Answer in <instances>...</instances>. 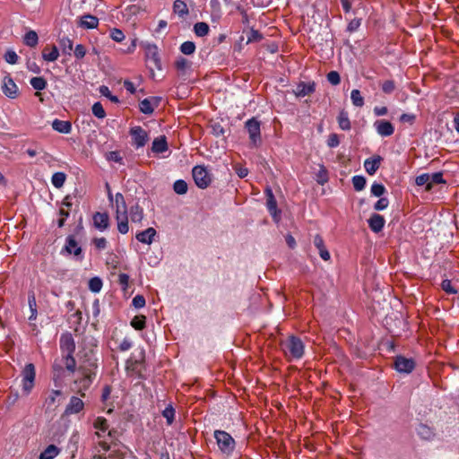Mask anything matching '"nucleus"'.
Returning a JSON list of instances; mask_svg holds the SVG:
<instances>
[{
	"label": "nucleus",
	"mask_w": 459,
	"mask_h": 459,
	"mask_svg": "<svg viewBox=\"0 0 459 459\" xmlns=\"http://www.w3.org/2000/svg\"><path fill=\"white\" fill-rule=\"evenodd\" d=\"M385 191L386 189L383 184L375 182L371 186V194L374 196L381 197L385 193Z\"/></svg>",
	"instance_id": "nucleus-55"
},
{
	"label": "nucleus",
	"mask_w": 459,
	"mask_h": 459,
	"mask_svg": "<svg viewBox=\"0 0 459 459\" xmlns=\"http://www.w3.org/2000/svg\"><path fill=\"white\" fill-rule=\"evenodd\" d=\"M22 392L28 395L34 387V382L36 377V370L33 363H28L25 365L22 371Z\"/></svg>",
	"instance_id": "nucleus-7"
},
{
	"label": "nucleus",
	"mask_w": 459,
	"mask_h": 459,
	"mask_svg": "<svg viewBox=\"0 0 459 459\" xmlns=\"http://www.w3.org/2000/svg\"><path fill=\"white\" fill-rule=\"evenodd\" d=\"M368 222L370 230L375 233H378L383 230L385 221L382 215L378 213H372Z\"/></svg>",
	"instance_id": "nucleus-19"
},
{
	"label": "nucleus",
	"mask_w": 459,
	"mask_h": 459,
	"mask_svg": "<svg viewBox=\"0 0 459 459\" xmlns=\"http://www.w3.org/2000/svg\"><path fill=\"white\" fill-rule=\"evenodd\" d=\"M59 56V51L56 46L53 45L51 48V51L49 53H46V49L42 52V58L48 62L56 61Z\"/></svg>",
	"instance_id": "nucleus-45"
},
{
	"label": "nucleus",
	"mask_w": 459,
	"mask_h": 459,
	"mask_svg": "<svg viewBox=\"0 0 459 459\" xmlns=\"http://www.w3.org/2000/svg\"><path fill=\"white\" fill-rule=\"evenodd\" d=\"M60 453L56 445L48 446L39 455V459H54Z\"/></svg>",
	"instance_id": "nucleus-31"
},
{
	"label": "nucleus",
	"mask_w": 459,
	"mask_h": 459,
	"mask_svg": "<svg viewBox=\"0 0 459 459\" xmlns=\"http://www.w3.org/2000/svg\"><path fill=\"white\" fill-rule=\"evenodd\" d=\"M117 221V230L121 234H126L129 230L128 216L126 214L116 215Z\"/></svg>",
	"instance_id": "nucleus-33"
},
{
	"label": "nucleus",
	"mask_w": 459,
	"mask_h": 459,
	"mask_svg": "<svg viewBox=\"0 0 459 459\" xmlns=\"http://www.w3.org/2000/svg\"><path fill=\"white\" fill-rule=\"evenodd\" d=\"M143 365V359H134V360L128 359L126 361V368L127 372L134 373L138 378L144 379L145 377L143 375L142 369H141Z\"/></svg>",
	"instance_id": "nucleus-22"
},
{
	"label": "nucleus",
	"mask_w": 459,
	"mask_h": 459,
	"mask_svg": "<svg viewBox=\"0 0 459 459\" xmlns=\"http://www.w3.org/2000/svg\"><path fill=\"white\" fill-rule=\"evenodd\" d=\"M65 179L66 175L64 172H56L52 176L51 183L55 187L60 188L64 186Z\"/></svg>",
	"instance_id": "nucleus-41"
},
{
	"label": "nucleus",
	"mask_w": 459,
	"mask_h": 459,
	"mask_svg": "<svg viewBox=\"0 0 459 459\" xmlns=\"http://www.w3.org/2000/svg\"><path fill=\"white\" fill-rule=\"evenodd\" d=\"M28 303L30 310V316H29V320H35L37 318V302L35 294L33 291L30 292L28 295Z\"/></svg>",
	"instance_id": "nucleus-36"
},
{
	"label": "nucleus",
	"mask_w": 459,
	"mask_h": 459,
	"mask_svg": "<svg viewBox=\"0 0 459 459\" xmlns=\"http://www.w3.org/2000/svg\"><path fill=\"white\" fill-rule=\"evenodd\" d=\"M52 127L58 133L69 134L72 131V124L69 121L55 119Z\"/></svg>",
	"instance_id": "nucleus-27"
},
{
	"label": "nucleus",
	"mask_w": 459,
	"mask_h": 459,
	"mask_svg": "<svg viewBox=\"0 0 459 459\" xmlns=\"http://www.w3.org/2000/svg\"><path fill=\"white\" fill-rule=\"evenodd\" d=\"M60 254L62 255H74L75 260L80 262L83 259L82 248L74 235H68L65 238V244L61 249Z\"/></svg>",
	"instance_id": "nucleus-2"
},
{
	"label": "nucleus",
	"mask_w": 459,
	"mask_h": 459,
	"mask_svg": "<svg viewBox=\"0 0 459 459\" xmlns=\"http://www.w3.org/2000/svg\"><path fill=\"white\" fill-rule=\"evenodd\" d=\"M316 91V83L314 82H300L294 91L297 97H305L312 94Z\"/></svg>",
	"instance_id": "nucleus-20"
},
{
	"label": "nucleus",
	"mask_w": 459,
	"mask_h": 459,
	"mask_svg": "<svg viewBox=\"0 0 459 459\" xmlns=\"http://www.w3.org/2000/svg\"><path fill=\"white\" fill-rule=\"evenodd\" d=\"M418 435L426 440H429L434 437V432L432 429L425 424H420L417 429Z\"/></svg>",
	"instance_id": "nucleus-37"
},
{
	"label": "nucleus",
	"mask_w": 459,
	"mask_h": 459,
	"mask_svg": "<svg viewBox=\"0 0 459 459\" xmlns=\"http://www.w3.org/2000/svg\"><path fill=\"white\" fill-rule=\"evenodd\" d=\"M130 219L134 223L142 222L143 219V209L138 204H134L130 208Z\"/></svg>",
	"instance_id": "nucleus-29"
},
{
	"label": "nucleus",
	"mask_w": 459,
	"mask_h": 459,
	"mask_svg": "<svg viewBox=\"0 0 459 459\" xmlns=\"http://www.w3.org/2000/svg\"><path fill=\"white\" fill-rule=\"evenodd\" d=\"M61 390H52L48 397L46 399V404L49 408L53 405H55L56 402V397L62 395Z\"/></svg>",
	"instance_id": "nucleus-57"
},
{
	"label": "nucleus",
	"mask_w": 459,
	"mask_h": 459,
	"mask_svg": "<svg viewBox=\"0 0 459 459\" xmlns=\"http://www.w3.org/2000/svg\"><path fill=\"white\" fill-rule=\"evenodd\" d=\"M95 340L91 338L85 339L82 349L78 352L80 365L77 371H97L98 364L95 357Z\"/></svg>",
	"instance_id": "nucleus-1"
},
{
	"label": "nucleus",
	"mask_w": 459,
	"mask_h": 459,
	"mask_svg": "<svg viewBox=\"0 0 459 459\" xmlns=\"http://www.w3.org/2000/svg\"><path fill=\"white\" fill-rule=\"evenodd\" d=\"M381 88L385 94H391L395 90V83L393 80H387L382 83Z\"/></svg>",
	"instance_id": "nucleus-61"
},
{
	"label": "nucleus",
	"mask_w": 459,
	"mask_h": 459,
	"mask_svg": "<svg viewBox=\"0 0 459 459\" xmlns=\"http://www.w3.org/2000/svg\"><path fill=\"white\" fill-rule=\"evenodd\" d=\"M78 374L79 377L74 380V384L78 385V394L84 397L85 392L90 388L97 376V371H78Z\"/></svg>",
	"instance_id": "nucleus-6"
},
{
	"label": "nucleus",
	"mask_w": 459,
	"mask_h": 459,
	"mask_svg": "<svg viewBox=\"0 0 459 459\" xmlns=\"http://www.w3.org/2000/svg\"><path fill=\"white\" fill-rule=\"evenodd\" d=\"M99 91L102 96H105L106 98H108L111 102H113V103L119 102V99L117 96L111 94L108 86L101 85L99 88Z\"/></svg>",
	"instance_id": "nucleus-53"
},
{
	"label": "nucleus",
	"mask_w": 459,
	"mask_h": 459,
	"mask_svg": "<svg viewBox=\"0 0 459 459\" xmlns=\"http://www.w3.org/2000/svg\"><path fill=\"white\" fill-rule=\"evenodd\" d=\"M102 288V281L99 277H93L89 281V289L94 292L98 293L100 291Z\"/></svg>",
	"instance_id": "nucleus-52"
},
{
	"label": "nucleus",
	"mask_w": 459,
	"mask_h": 459,
	"mask_svg": "<svg viewBox=\"0 0 459 459\" xmlns=\"http://www.w3.org/2000/svg\"><path fill=\"white\" fill-rule=\"evenodd\" d=\"M59 45L64 54L65 55H71V52L73 50V41L66 37H64L59 39Z\"/></svg>",
	"instance_id": "nucleus-44"
},
{
	"label": "nucleus",
	"mask_w": 459,
	"mask_h": 459,
	"mask_svg": "<svg viewBox=\"0 0 459 459\" xmlns=\"http://www.w3.org/2000/svg\"><path fill=\"white\" fill-rule=\"evenodd\" d=\"M84 408V403L77 396H72L67 403L65 414L71 415L81 412Z\"/></svg>",
	"instance_id": "nucleus-16"
},
{
	"label": "nucleus",
	"mask_w": 459,
	"mask_h": 459,
	"mask_svg": "<svg viewBox=\"0 0 459 459\" xmlns=\"http://www.w3.org/2000/svg\"><path fill=\"white\" fill-rule=\"evenodd\" d=\"M110 38L117 42H121L125 39V34L121 30L114 28L110 31Z\"/></svg>",
	"instance_id": "nucleus-63"
},
{
	"label": "nucleus",
	"mask_w": 459,
	"mask_h": 459,
	"mask_svg": "<svg viewBox=\"0 0 459 459\" xmlns=\"http://www.w3.org/2000/svg\"><path fill=\"white\" fill-rule=\"evenodd\" d=\"M313 243H314L315 247L318 249L320 257L325 261H328L330 259L331 255H330L329 251L326 249V247L325 246L323 238L319 234H316L314 237Z\"/></svg>",
	"instance_id": "nucleus-24"
},
{
	"label": "nucleus",
	"mask_w": 459,
	"mask_h": 459,
	"mask_svg": "<svg viewBox=\"0 0 459 459\" xmlns=\"http://www.w3.org/2000/svg\"><path fill=\"white\" fill-rule=\"evenodd\" d=\"M441 288L444 291H446L448 294H455L457 293V290L452 286L450 280H443L441 282Z\"/></svg>",
	"instance_id": "nucleus-62"
},
{
	"label": "nucleus",
	"mask_w": 459,
	"mask_h": 459,
	"mask_svg": "<svg viewBox=\"0 0 459 459\" xmlns=\"http://www.w3.org/2000/svg\"><path fill=\"white\" fill-rule=\"evenodd\" d=\"M189 65V62L184 57H178L175 62V66L179 71H185Z\"/></svg>",
	"instance_id": "nucleus-64"
},
{
	"label": "nucleus",
	"mask_w": 459,
	"mask_h": 459,
	"mask_svg": "<svg viewBox=\"0 0 459 459\" xmlns=\"http://www.w3.org/2000/svg\"><path fill=\"white\" fill-rule=\"evenodd\" d=\"M415 184L418 186H425V190L427 192L430 191V186H429V173H423L415 178Z\"/></svg>",
	"instance_id": "nucleus-40"
},
{
	"label": "nucleus",
	"mask_w": 459,
	"mask_h": 459,
	"mask_svg": "<svg viewBox=\"0 0 459 459\" xmlns=\"http://www.w3.org/2000/svg\"><path fill=\"white\" fill-rule=\"evenodd\" d=\"M65 368L63 365L55 361L52 365V380L56 387H61L63 385Z\"/></svg>",
	"instance_id": "nucleus-17"
},
{
	"label": "nucleus",
	"mask_w": 459,
	"mask_h": 459,
	"mask_svg": "<svg viewBox=\"0 0 459 459\" xmlns=\"http://www.w3.org/2000/svg\"><path fill=\"white\" fill-rule=\"evenodd\" d=\"M99 24V19L91 14H85L81 18L79 25L84 29H94Z\"/></svg>",
	"instance_id": "nucleus-26"
},
{
	"label": "nucleus",
	"mask_w": 459,
	"mask_h": 459,
	"mask_svg": "<svg viewBox=\"0 0 459 459\" xmlns=\"http://www.w3.org/2000/svg\"><path fill=\"white\" fill-rule=\"evenodd\" d=\"M92 219L94 227L100 231L107 230L109 226V217L107 212H97Z\"/></svg>",
	"instance_id": "nucleus-18"
},
{
	"label": "nucleus",
	"mask_w": 459,
	"mask_h": 459,
	"mask_svg": "<svg viewBox=\"0 0 459 459\" xmlns=\"http://www.w3.org/2000/svg\"><path fill=\"white\" fill-rule=\"evenodd\" d=\"M92 114L98 118H104L106 117V112L104 108L100 102H95L91 108Z\"/></svg>",
	"instance_id": "nucleus-54"
},
{
	"label": "nucleus",
	"mask_w": 459,
	"mask_h": 459,
	"mask_svg": "<svg viewBox=\"0 0 459 459\" xmlns=\"http://www.w3.org/2000/svg\"><path fill=\"white\" fill-rule=\"evenodd\" d=\"M173 12L179 17H185L188 14L186 4L182 0H176L173 4Z\"/></svg>",
	"instance_id": "nucleus-34"
},
{
	"label": "nucleus",
	"mask_w": 459,
	"mask_h": 459,
	"mask_svg": "<svg viewBox=\"0 0 459 459\" xmlns=\"http://www.w3.org/2000/svg\"><path fill=\"white\" fill-rule=\"evenodd\" d=\"M265 197H266V207L268 212L273 218L275 221L280 220L281 211L277 208V201L274 197L273 190L271 187L267 186L264 190Z\"/></svg>",
	"instance_id": "nucleus-11"
},
{
	"label": "nucleus",
	"mask_w": 459,
	"mask_h": 459,
	"mask_svg": "<svg viewBox=\"0 0 459 459\" xmlns=\"http://www.w3.org/2000/svg\"><path fill=\"white\" fill-rule=\"evenodd\" d=\"M353 187L356 191H361L366 186V178L363 176L356 175L351 179Z\"/></svg>",
	"instance_id": "nucleus-48"
},
{
	"label": "nucleus",
	"mask_w": 459,
	"mask_h": 459,
	"mask_svg": "<svg viewBox=\"0 0 459 459\" xmlns=\"http://www.w3.org/2000/svg\"><path fill=\"white\" fill-rule=\"evenodd\" d=\"M351 102L355 107L361 108L364 106V98L359 90L354 89L351 92Z\"/></svg>",
	"instance_id": "nucleus-43"
},
{
	"label": "nucleus",
	"mask_w": 459,
	"mask_h": 459,
	"mask_svg": "<svg viewBox=\"0 0 459 459\" xmlns=\"http://www.w3.org/2000/svg\"><path fill=\"white\" fill-rule=\"evenodd\" d=\"M285 353H289L294 359H300L304 354V344L302 341L296 336H290L287 342L282 344Z\"/></svg>",
	"instance_id": "nucleus-5"
},
{
	"label": "nucleus",
	"mask_w": 459,
	"mask_h": 459,
	"mask_svg": "<svg viewBox=\"0 0 459 459\" xmlns=\"http://www.w3.org/2000/svg\"><path fill=\"white\" fill-rule=\"evenodd\" d=\"M93 426L95 429L100 430V431H106L108 428V420L103 418V417H98L94 423H93Z\"/></svg>",
	"instance_id": "nucleus-58"
},
{
	"label": "nucleus",
	"mask_w": 459,
	"mask_h": 459,
	"mask_svg": "<svg viewBox=\"0 0 459 459\" xmlns=\"http://www.w3.org/2000/svg\"><path fill=\"white\" fill-rule=\"evenodd\" d=\"M394 368L400 373L409 374L415 368L416 363L413 359L398 355L394 358Z\"/></svg>",
	"instance_id": "nucleus-10"
},
{
	"label": "nucleus",
	"mask_w": 459,
	"mask_h": 459,
	"mask_svg": "<svg viewBox=\"0 0 459 459\" xmlns=\"http://www.w3.org/2000/svg\"><path fill=\"white\" fill-rule=\"evenodd\" d=\"M4 58L8 64L14 65L18 62L19 56L13 50H7Z\"/></svg>",
	"instance_id": "nucleus-59"
},
{
	"label": "nucleus",
	"mask_w": 459,
	"mask_h": 459,
	"mask_svg": "<svg viewBox=\"0 0 459 459\" xmlns=\"http://www.w3.org/2000/svg\"><path fill=\"white\" fill-rule=\"evenodd\" d=\"M156 235H157L156 230L152 227H150L143 231L138 232L135 235V238L139 242H141L143 244L151 245L153 242Z\"/></svg>",
	"instance_id": "nucleus-21"
},
{
	"label": "nucleus",
	"mask_w": 459,
	"mask_h": 459,
	"mask_svg": "<svg viewBox=\"0 0 459 459\" xmlns=\"http://www.w3.org/2000/svg\"><path fill=\"white\" fill-rule=\"evenodd\" d=\"M262 39L263 35L257 30L251 29L248 33L247 44H250L253 42H260Z\"/></svg>",
	"instance_id": "nucleus-56"
},
{
	"label": "nucleus",
	"mask_w": 459,
	"mask_h": 459,
	"mask_svg": "<svg viewBox=\"0 0 459 459\" xmlns=\"http://www.w3.org/2000/svg\"><path fill=\"white\" fill-rule=\"evenodd\" d=\"M339 127L342 130L348 131L351 129V121L349 114L345 109H342L337 117Z\"/></svg>",
	"instance_id": "nucleus-30"
},
{
	"label": "nucleus",
	"mask_w": 459,
	"mask_h": 459,
	"mask_svg": "<svg viewBox=\"0 0 459 459\" xmlns=\"http://www.w3.org/2000/svg\"><path fill=\"white\" fill-rule=\"evenodd\" d=\"M192 176L195 185L201 189L207 188L212 181V175L205 166H195L192 169Z\"/></svg>",
	"instance_id": "nucleus-3"
},
{
	"label": "nucleus",
	"mask_w": 459,
	"mask_h": 459,
	"mask_svg": "<svg viewBox=\"0 0 459 459\" xmlns=\"http://www.w3.org/2000/svg\"><path fill=\"white\" fill-rule=\"evenodd\" d=\"M245 127L248 132L251 143L257 146L261 143L260 121L252 117L246 121Z\"/></svg>",
	"instance_id": "nucleus-8"
},
{
	"label": "nucleus",
	"mask_w": 459,
	"mask_h": 459,
	"mask_svg": "<svg viewBox=\"0 0 459 459\" xmlns=\"http://www.w3.org/2000/svg\"><path fill=\"white\" fill-rule=\"evenodd\" d=\"M446 182L443 178L442 172H435V173L429 174L430 191L432 190V188L435 185L446 184Z\"/></svg>",
	"instance_id": "nucleus-47"
},
{
	"label": "nucleus",
	"mask_w": 459,
	"mask_h": 459,
	"mask_svg": "<svg viewBox=\"0 0 459 459\" xmlns=\"http://www.w3.org/2000/svg\"><path fill=\"white\" fill-rule=\"evenodd\" d=\"M145 49V55L147 61L150 64L151 70L155 67L158 70H161V62L158 53V48L155 44L145 43L143 46Z\"/></svg>",
	"instance_id": "nucleus-9"
},
{
	"label": "nucleus",
	"mask_w": 459,
	"mask_h": 459,
	"mask_svg": "<svg viewBox=\"0 0 459 459\" xmlns=\"http://www.w3.org/2000/svg\"><path fill=\"white\" fill-rule=\"evenodd\" d=\"M327 81L332 85H338L341 82V76L338 72L336 71H331L326 75Z\"/></svg>",
	"instance_id": "nucleus-60"
},
{
	"label": "nucleus",
	"mask_w": 459,
	"mask_h": 459,
	"mask_svg": "<svg viewBox=\"0 0 459 459\" xmlns=\"http://www.w3.org/2000/svg\"><path fill=\"white\" fill-rule=\"evenodd\" d=\"M168 150V143L165 135L155 138L152 144V151L155 153H162Z\"/></svg>",
	"instance_id": "nucleus-25"
},
{
	"label": "nucleus",
	"mask_w": 459,
	"mask_h": 459,
	"mask_svg": "<svg viewBox=\"0 0 459 459\" xmlns=\"http://www.w3.org/2000/svg\"><path fill=\"white\" fill-rule=\"evenodd\" d=\"M382 157L379 155L373 156L364 161V168L369 175H374L380 167Z\"/></svg>",
	"instance_id": "nucleus-23"
},
{
	"label": "nucleus",
	"mask_w": 459,
	"mask_h": 459,
	"mask_svg": "<svg viewBox=\"0 0 459 459\" xmlns=\"http://www.w3.org/2000/svg\"><path fill=\"white\" fill-rule=\"evenodd\" d=\"M210 31V27L206 22H199L194 25V32L197 37H204Z\"/></svg>",
	"instance_id": "nucleus-38"
},
{
	"label": "nucleus",
	"mask_w": 459,
	"mask_h": 459,
	"mask_svg": "<svg viewBox=\"0 0 459 459\" xmlns=\"http://www.w3.org/2000/svg\"><path fill=\"white\" fill-rule=\"evenodd\" d=\"M23 43L30 48H34L39 43V37L35 30H29L23 37Z\"/></svg>",
	"instance_id": "nucleus-35"
},
{
	"label": "nucleus",
	"mask_w": 459,
	"mask_h": 459,
	"mask_svg": "<svg viewBox=\"0 0 459 459\" xmlns=\"http://www.w3.org/2000/svg\"><path fill=\"white\" fill-rule=\"evenodd\" d=\"M63 361L65 368L70 373L74 374L76 370V360L74 357V353L63 354Z\"/></svg>",
	"instance_id": "nucleus-32"
},
{
	"label": "nucleus",
	"mask_w": 459,
	"mask_h": 459,
	"mask_svg": "<svg viewBox=\"0 0 459 459\" xmlns=\"http://www.w3.org/2000/svg\"><path fill=\"white\" fill-rule=\"evenodd\" d=\"M162 416L166 419L168 425H171L175 419V409L169 404L163 411Z\"/></svg>",
	"instance_id": "nucleus-49"
},
{
	"label": "nucleus",
	"mask_w": 459,
	"mask_h": 459,
	"mask_svg": "<svg viewBox=\"0 0 459 459\" xmlns=\"http://www.w3.org/2000/svg\"><path fill=\"white\" fill-rule=\"evenodd\" d=\"M173 190L178 195H185L188 190L187 183L183 179H178L174 182Z\"/></svg>",
	"instance_id": "nucleus-46"
},
{
	"label": "nucleus",
	"mask_w": 459,
	"mask_h": 459,
	"mask_svg": "<svg viewBox=\"0 0 459 459\" xmlns=\"http://www.w3.org/2000/svg\"><path fill=\"white\" fill-rule=\"evenodd\" d=\"M180 51L184 55H192L195 51V44L193 41H185L180 46Z\"/></svg>",
	"instance_id": "nucleus-51"
},
{
	"label": "nucleus",
	"mask_w": 459,
	"mask_h": 459,
	"mask_svg": "<svg viewBox=\"0 0 459 459\" xmlns=\"http://www.w3.org/2000/svg\"><path fill=\"white\" fill-rule=\"evenodd\" d=\"M146 317L144 316H135L132 321L131 325L135 330H143L145 327Z\"/></svg>",
	"instance_id": "nucleus-50"
},
{
	"label": "nucleus",
	"mask_w": 459,
	"mask_h": 459,
	"mask_svg": "<svg viewBox=\"0 0 459 459\" xmlns=\"http://www.w3.org/2000/svg\"><path fill=\"white\" fill-rule=\"evenodd\" d=\"M214 437L220 450L223 454L230 455L233 452L235 448V440L228 432L223 430H215Z\"/></svg>",
	"instance_id": "nucleus-4"
},
{
	"label": "nucleus",
	"mask_w": 459,
	"mask_h": 459,
	"mask_svg": "<svg viewBox=\"0 0 459 459\" xmlns=\"http://www.w3.org/2000/svg\"><path fill=\"white\" fill-rule=\"evenodd\" d=\"M60 349L63 354L74 353L75 342L72 333H65L61 335Z\"/></svg>",
	"instance_id": "nucleus-15"
},
{
	"label": "nucleus",
	"mask_w": 459,
	"mask_h": 459,
	"mask_svg": "<svg viewBox=\"0 0 459 459\" xmlns=\"http://www.w3.org/2000/svg\"><path fill=\"white\" fill-rule=\"evenodd\" d=\"M139 109L142 113L145 115H151L154 111V107L152 106V102L149 98H146L140 101Z\"/></svg>",
	"instance_id": "nucleus-39"
},
{
	"label": "nucleus",
	"mask_w": 459,
	"mask_h": 459,
	"mask_svg": "<svg viewBox=\"0 0 459 459\" xmlns=\"http://www.w3.org/2000/svg\"><path fill=\"white\" fill-rule=\"evenodd\" d=\"M2 91L4 94L10 99H15L19 95L18 86L10 75L4 77Z\"/></svg>",
	"instance_id": "nucleus-13"
},
{
	"label": "nucleus",
	"mask_w": 459,
	"mask_h": 459,
	"mask_svg": "<svg viewBox=\"0 0 459 459\" xmlns=\"http://www.w3.org/2000/svg\"><path fill=\"white\" fill-rule=\"evenodd\" d=\"M30 83L34 90L42 91L46 89L48 82L44 77H32Z\"/></svg>",
	"instance_id": "nucleus-42"
},
{
	"label": "nucleus",
	"mask_w": 459,
	"mask_h": 459,
	"mask_svg": "<svg viewBox=\"0 0 459 459\" xmlns=\"http://www.w3.org/2000/svg\"><path fill=\"white\" fill-rule=\"evenodd\" d=\"M130 134L132 136L133 145L137 149L143 147L149 137L147 132L141 126H134L130 129Z\"/></svg>",
	"instance_id": "nucleus-12"
},
{
	"label": "nucleus",
	"mask_w": 459,
	"mask_h": 459,
	"mask_svg": "<svg viewBox=\"0 0 459 459\" xmlns=\"http://www.w3.org/2000/svg\"><path fill=\"white\" fill-rule=\"evenodd\" d=\"M374 127L377 133L383 137L390 136L394 132V126L393 124L385 119L376 120L374 122Z\"/></svg>",
	"instance_id": "nucleus-14"
},
{
	"label": "nucleus",
	"mask_w": 459,
	"mask_h": 459,
	"mask_svg": "<svg viewBox=\"0 0 459 459\" xmlns=\"http://www.w3.org/2000/svg\"><path fill=\"white\" fill-rule=\"evenodd\" d=\"M115 204H116V215L119 214H126L127 207L124 198V195L121 193H117L115 195Z\"/></svg>",
	"instance_id": "nucleus-28"
}]
</instances>
